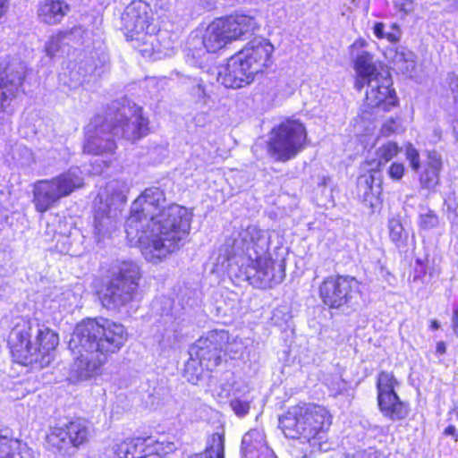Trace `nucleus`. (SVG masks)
I'll list each match as a JSON object with an SVG mask.
<instances>
[{
	"label": "nucleus",
	"instance_id": "nucleus-1",
	"mask_svg": "<svg viewBox=\"0 0 458 458\" xmlns=\"http://www.w3.org/2000/svg\"><path fill=\"white\" fill-rule=\"evenodd\" d=\"M191 213L177 204H166L159 188L146 189L132 203L125 223L131 245L141 248L145 259L157 263L177 250L189 235Z\"/></svg>",
	"mask_w": 458,
	"mask_h": 458
},
{
	"label": "nucleus",
	"instance_id": "nucleus-2",
	"mask_svg": "<svg viewBox=\"0 0 458 458\" xmlns=\"http://www.w3.org/2000/svg\"><path fill=\"white\" fill-rule=\"evenodd\" d=\"M126 340L122 324L106 318H88L79 323L69 342L74 355L70 378L82 381L97 376L107 355L119 351Z\"/></svg>",
	"mask_w": 458,
	"mask_h": 458
},
{
	"label": "nucleus",
	"instance_id": "nucleus-3",
	"mask_svg": "<svg viewBox=\"0 0 458 458\" xmlns=\"http://www.w3.org/2000/svg\"><path fill=\"white\" fill-rule=\"evenodd\" d=\"M269 243L270 236L267 231L249 225L233 233L225 245L228 258L243 254L248 257L247 279L259 288L280 284L285 276L283 263H276L267 253Z\"/></svg>",
	"mask_w": 458,
	"mask_h": 458
},
{
	"label": "nucleus",
	"instance_id": "nucleus-4",
	"mask_svg": "<svg viewBox=\"0 0 458 458\" xmlns=\"http://www.w3.org/2000/svg\"><path fill=\"white\" fill-rule=\"evenodd\" d=\"M286 437L295 440L296 455L309 457L327 450L326 431L331 420L325 407L303 404L291 408L279 420Z\"/></svg>",
	"mask_w": 458,
	"mask_h": 458
},
{
	"label": "nucleus",
	"instance_id": "nucleus-5",
	"mask_svg": "<svg viewBox=\"0 0 458 458\" xmlns=\"http://www.w3.org/2000/svg\"><path fill=\"white\" fill-rule=\"evenodd\" d=\"M59 344V336L37 321L21 319L12 329L9 344L13 359L24 366L38 364L44 368L51 362Z\"/></svg>",
	"mask_w": 458,
	"mask_h": 458
},
{
	"label": "nucleus",
	"instance_id": "nucleus-6",
	"mask_svg": "<svg viewBox=\"0 0 458 458\" xmlns=\"http://www.w3.org/2000/svg\"><path fill=\"white\" fill-rule=\"evenodd\" d=\"M366 45L365 40L358 39L351 46V55L354 58L356 72L355 88L361 90L365 85L367 104L372 107H380L385 111L396 105V97L390 73L377 62L374 55L360 50Z\"/></svg>",
	"mask_w": 458,
	"mask_h": 458
},
{
	"label": "nucleus",
	"instance_id": "nucleus-7",
	"mask_svg": "<svg viewBox=\"0 0 458 458\" xmlns=\"http://www.w3.org/2000/svg\"><path fill=\"white\" fill-rule=\"evenodd\" d=\"M274 46L267 38H255L219 68L217 81L226 88L238 89L251 83L255 76L273 64Z\"/></svg>",
	"mask_w": 458,
	"mask_h": 458
},
{
	"label": "nucleus",
	"instance_id": "nucleus-8",
	"mask_svg": "<svg viewBox=\"0 0 458 458\" xmlns=\"http://www.w3.org/2000/svg\"><path fill=\"white\" fill-rule=\"evenodd\" d=\"M129 187L122 181H111L95 199L93 233L101 242L109 238L117 228L121 208L127 200Z\"/></svg>",
	"mask_w": 458,
	"mask_h": 458
},
{
	"label": "nucleus",
	"instance_id": "nucleus-9",
	"mask_svg": "<svg viewBox=\"0 0 458 458\" xmlns=\"http://www.w3.org/2000/svg\"><path fill=\"white\" fill-rule=\"evenodd\" d=\"M122 25L126 37L133 41L144 56L158 52L156 42L157 25L154 21V13L150 6L142 1H132L122 14Z\"/></svg>",
	"mask_w": 458,
	"mask_h": 458
},
{
	"label": "nucleus",
	"instance_id": "nucleus-10",
	"mask_svg": "<svg viewBox=\"0 0 458 458\" xmlns=\"http://www.w3.org/2000/svg\"><path fill=\"white\" fill-rule=\"evenodd\" d=\"M141 274L132 260H115L108 270L109 281L101 297L104 307L118 310L132 301L138 293Z\"/></svg>",
	"mask_w": 458,
	"mask_h": 458
},
{
	"label": "nucleus",
	"instance_id": "nucleus-11",
	"mask_svg": "<svg viewBox=\"0 0 458 458\" xmlns=\"http://www.w3.org/2000/svg\"><path fill=\"white\" fill-rule=\"evenodd\" d=\"M83 184V173L79 167H71L51 179L37 181L32 188L35 209L39 213L47 212Z\"/></svg>",
	"mask_w": 458,
	"mask_h": 458
},
{
	"label": "nucleus",
	"instance_id": "nucleus-12",
	"mask_svg": "<svg viewBox=\"0 0 458 458\" xmlns=\"http://www.w3.org/2000/svg\"><path fill=\"white\" fill-rule=\"evenodd\" d=\"M269 140L268 151L277 161L285 162L293 158L305 145L307 131L302 123L296 119H286L274 128Z\"/></svg>",
	"mask_w": 458,
	"mask_h": 458
},
{
	"label": "nucleus",
	"instance_id": "nucleus-13",
	"mask_svg": "<svg viewBox=\"0 0 458 458\" xmlns=\"http://www.w3.org/2000/svg\"><path fill=\"white\" fill-rule=\"evenodd\" d=\"M319 297L331 309L351 307L360 297V284L352 276H327L319 286Z\"/></svg>",
	"mask_w": 458,
	"mask_h": 458
},
{
	"label": "nucleus",
	"instance_id": "nucleus-14",
	"mask_svg": "<svg viewBox=\"0 0 458 458\" xmlns=\"http://www.w3.org/2000/svg\"><path fill=\"white\" fill-rule=\"evenodd\" d=\"M171 450L169 443L153 437H132L115 444L95 458H164Z\"/></svg>",
	"mask_w": 458,
	"mask_h": 458
},
{
	"label": "nucleus",
	"instance_id": "nucleus-15",
	"mask_svg": "<svg viewBox=\"0 0 458 458\" xmlns=\"http://www.w3.org/2000/svg\"><path fill=\"white\" fill-rule=\"evenodd\" d=\"M228 339V332L225 330H211L199 337L190 348L191 361L186 365V370L193 366L198 360L201 368L213 370L222 361V352Z\"/></svg>",
	"mask_w": 458,
	"mask_h": 458
},
{
	"label": "nucleus",
	"instance_id": "nucleus-16",
	"mask_svg": "<svg viewBox=\"0 0 458 458\" xmlns=\"http://www.w3.org/2000/svg\"><path fill=\"white\" fill-rule=\"evenodd\" d=\"M89 437V427L84 420H75L64 426L50 428L47 436V446L62 455L85 443Z\"/></svg>",
	"mask_w": 458,
	"mask_h": 458
},
{
	"label": "nucleus",
	"instance_id": "nucleus-17",
	"mask_svg": "<svg viewBox=\"0 0 458 458\" xmlns=\"http://www.w3.org/2000/svg\"><path fill=\"white\" fill-rule=\"evenodd\" d=\"M112 124L103 116H95L86 128L85 153L91 155H113L116 148Z\"/></svg>",
	"mask_w": 458,
	"mask_h": 458
},
{
	"label": "nucleus",
	"instance_id": "nucleus-18",
	"mask_svg": "<svg viewBox=\"0 0 458 458\" xmlns=\"http://www.w3.org/2000/svg\"><path fill=\"white\" fill-rule=\"evenodd\" d=\"M115 136L135 141L148 132V120L142 110L136 105L123 106L115 114V123L112 125Z\"/></svg>",
	"mask_w": 458,
	"mask_h": 458
},
{
	"label": "nucleus",
	"instance_id": "nucleus-19",
	"mask_svg": "<svg viewBox=\"0 0 458 458\" xmlns=\"http://www.w3.org/2000/svg\"><path fill=\"white\" fill-rule=\"evenodd\" d=\"M219 19L232 42L253 34L259 28L254 17L243 13H234Z\"/></svg>",
	"mask_w": 458,
	"mask_h": 458
},
{
	"label": "nucleus",
	"instance_id": "nucleus-20",
	"mask_svg": "<svg viewBox=\"0 0 458 458\" xmlns=\"http://www.w3.org/2000/svg\"><path fill=\"white\" fill-rule=\"evenodd\" d=\"M242 458H277L267 445L265 435L260 429H251L242 439Z\"/></svg>",
	"mask_w": 458,
	"mask_h": 458
},
{
	"label": "nucleus",
	"instance_id": "nucleus-21",
	"mask_svg": "<svg viewBox=\"0 0 458 458\" xmlns=\"http://www.w3.org/2000/svg\"><path fill=\"white\" fill-rule=\"evenodd\" d=\"M24 69H7L0 75V112L4 111L9 101L15 97L24 79Z\"/></svg>",
	"mask_w": 458,
	"mask_h": 458
},
{
	"label": "nucleus",
	"instance_id": "nucleus-22",
	"mask_svg": "<svg viewBox=\"0 0 458 458\" xmlns=\"http://www.w3.org/2000/svg\"><path fill=\"white\" fill-rule=\"evenodd\" d=\"M232 43L220 19L214 20L208 25L202 36V44L208 53H216Z\"/></svg>",
	"mask_w": 458,
	"mask_h": 458
},
{
	"label": "nucleus",
	"instance_id": "nucleus-23",
	"mask_svg": "<svg viewBox=\"0 0 458 458\" xmlns=\"http://www.w3.org/2000/svg\"><path fill=\"white\" fill-rule=\"evenodd\" d=\"M70 12V5L65 0H43L38 8L40 21L48 25L60 23Z\"/></svg>",
	"mask_w": 458,
	"mask_h": 458
},
{
	"label": "nucleus",
	"instance_id": "nucleus-24",
	"mask_svg": "<svg viewBox=\"0 0 458 458\" xmlns=\"http://www.w3.org/2000/svg\"><path fill=\"white\" fill-rule=\"evenodd\" d=\"M357 187L360 197L367 206L373 208L378 205L382 192L381 179L376 178L374 172L360 175Z\"/></svg>",
	"mask_w": 458,
	"mask_h": 458
},
{
	"label": "nucleus",
	"instance_id": "nucleus-25",
	"mask_svg": "<svg viewBox=\"0 0 458 458\" xmlns=\"http://www.w3.org/2000/svg\"><path fill=\"white\" fill-rule=\"evenodd\" d=\"M378 407L382 414L391 420H401L409 414L408 405L395 394H384L377 396Z\"/></svg>",
	"mask_w": 458,
	"mask_h": 458
},
{
	"label": "nucleus",
	"instance_id": "nucleus-26",
	"mask_svg": "<svg viewBox=\"0 0 458 458\" xmlns=\"http://www.w3.org/2000/svg\"><path fill=\"white\" fill-rule=\"evenodd\" d=\"M441 166L440 157L436 153L429 154L428 164L420 177V183L422 188L433 190L438 184Z\"/></svg>",
	"mask_w": 458,
	"mask_h": 458
},
{
	"label": "nucleus",
	"instance_id": "nucleus-27",
	"mask_svg": "<svg viewBox=\"0 0 458 458\" xmlns=\"http://www.w3.org/2000/svg\"><path fill=\"white\" fill-rule=\"evenodd\" d=\"M188 458H225V437L215 433L207 442L204 452L194 454Z\"/></svg>",
	"mask_w": 458,
	"mask_h": 458
},
{
	"label": "nucleus",
	"instance_id": "nucleus-28",
	"mask_svg": "<svg viewBox=\"0 0 458 458\" xmlns=\"http://www.w3.org/2000/svg\"><path fill=\"white\" fill-rule=\"evenodd\" d=\"M401 148L396 142L387 141L376 150V158L370 162L375 165L371 170L374 173L380 171L381 166L391 161L400 152Z\"/></svg>",
	"mask_w": 458,
	"mask_h": 458
},
{
	"label": "nucleus",
	"instance_id": "nucleus-29",
	"mask_svg": "<svg viewBox=\"0 0 458 458\" xmlns=\"http://www.w3.org/2000/svg\"><path fill=\"white\" fill-rule=\"evenodd\" d=\"M394 67L403 74L411 75L415 68L414 54L403 47H399L392 57Z\"/></svg>",
	"mask_w": 458,
	"mask_h": 458
},
{
	"label": "nucleus",
	"instance_id": "nucleus-30",
	"mask_svg": "<svg viewBox=\"0 0 458 458\" xmlns=\"http://www.w3.org/2000/svg\"><path fill=\"white\" fill-rule=\"evenodd\" d=\"M417 224L420 230L429 231L436 229L439 225L440 219L434 210L427 205L420 204L419 206Z\"/></svg>",
	"mask_w": 458,
	"mask_h": 458
},
{
	"label": "nucleus",
	"instance_id": "nucleus-31",
	"mask_svg": "<svg viewBox=\"0 0 458 458\" xmlns=\"http://www.w3.org/2000/svg\"><path fill=\"white\" fill-rule=\"evenodd\" d=\"M398 385L397 380L392 373L382 371L377 376V396L384 394H395L394 387Z\"/></svg>",
	"mask_w": 458,
	"mask_h": 458
},
{
	"label": "nucleus",
	"instance_id": "nucleus-32",
	"mask_svg": "<svg viewBox=\"0 0 458 458\" xmlns=\"http://www.w3.org/2000/svg\"><path fill=\"white\" fill-rule=\"evenodd\" d=\"M19 442L0 433V458H22L18 452Z\"/></svg>",
	"mask_w": 458,
	"mask_h": 458
},
{
	"label": "nucleus",
	"instance_id": "nucleus-33",
	"mask_svg": "<svg viewBox=\"0 0 458 458\" xmlns=\"http://www.w3.org/2000/svg\"><path fill=\"white\" fill-rule=\"evenodd\" d=\"M245 347L246 345L242 338L228 334V339L224 345L223 352L231 359H236L242 355Z\"/></svg>",
	"mask_w": 458,
	"mask_h": 458
},
{
	"label": "nucleus",
	"instance_id": "nucleus-34",
	"mask_svg": "<svg viewBox=\"0 0 458 458\" xmlns=\"http://www.w3.org/2000/svg\"><path fill=\"white\" fill-rule=\"evenodd\" d=\"M388 230L391 241L396 244H403L408 239V233L404 231L401 221L397 218H390Z\"/></svg>",
	"mask_w": 458,
	"mask_h": 458
},
{
	"label": "nucleus",
	"instance_id": "nucleus-35",
	"mask_svg": "<svg viewBox=\"0 0 458 458\" xmlns=\"http://www.w3.org/2000/svg\"><path fill=\"white\" fill-rule=\"evenodd\" d=\"M92 72L91 66L89 69L83 67L82 63L78 65V69H72L70 72V76L72 80V83L70 84L71 88H76L78 85L81 84L84 81V78L87 74Z\"/></svg>",
	"mask_w": 458,
	"mask_h": 458
},
{
	"label": "nucleus",
	"instance_id": "nucleus-36",
	"mask_svg": "<svg viewBox=\"0 0 458 458\" xmlns=\"http://www.w3.org/2000/svg\"><path fill=\"white\" fill-rule=\"evenodd\" d=\"M405 155L412 170L417 172L420 166V154L412 144L410 143L407 145Z\"/></svg>",
	"mask_w": 458,
	"mask_h": 458
},
{
	"label": "nucleus",
	"instance_id": "nucleus-37",
	"mask_svg": "<svg viewBox=\"0 0 458 458\" xmlns=\"http://www.w3.org/2000/svg\"><path fill=\"white\" fill-rule=\"evenodd\" d=\"M62 34L53 36L46 44V52L47 55L54 56L60 49V43L63 38Z\"/></svg>",
	"mask_w": 458,
	"mask_h": 458
},
{
	"label": "nucleus",
	"instance_id": "nucleus-38",
	"mask_svg": "<svg viewBox=\"0 0 458 458\" xmlns=\"http://www.w3.org/2000/svg\"><path fill=\"white\" fill-rule=\"evenodd\" d=\"M230 406L232 410L235 412V414L240 417L245 416L250 410V403L246 401H242L240 399L232 400L230 403Z\"/></svg>",
	"mask_w": 458,
	"mask_h": 458
},
{
	"label": "nucleus",
	"instance_id": "nucleus-39",
	"mask_svg": "<svg viewBox=\"0 0 458 458\" xmlns=\"http://www.w3.org/2000/svg\"><path fill=\"white\" fill-rule=\"evenodd\" d=\"M395 10L403 15H406L414 10L415 4L413 0H393Z\"/></svg>",
	"mask_w": 458,
	"mask_h": 458
},
{
	"label": "nucleus",
	"instance_id": "nucleus-40",
	"mask_svg": "<svg viewBox=\"0 0 458 458\" xmlns=\"http://www.w3.org/2000/svg\"><path fill=\"white\" fill-rule=\"evenodd\" d=\"M400 123L397 119L391 118L387 120L380 129V134L388 137L392 133L396 132L399 129Z\"/></svg>",
	"mask_w": 458,
	"mask_h": 458
},
{
	"label": "nucleus",
	"instance_id": "nucleus-41",
	"mask_svg": "<svg viewBox=\"0 0 458 458\" xmlns=\"http://www.w3.org/2000/svg\"><path fill=\"white\" fill-rule=\"evenodd\" d=\"M388 175L394 181H399L404 174V165L401 163H393L388 169Z\"/></svg>",
	"mask_w": 458,
	"mask_h": 458
},
{
	"label": "nucleus",
	"instance_id": "nucleus-42",
	"mask_svg": "<svg viewBox=\"0 0 458 458\" xmlns=\"http://www.w3.org/2000/svg\"><path fill=\"white\" fill-rule=\"evenodd\" d=\"M329 387L335 394H337L346 390L347 383L340 377H335L330 383Z\"/></svg>",
	"mask_w": 458,
	"mask_h": 458
},
{
	"label": "nucleus",
	"instance_id": "nucleus-43",
	"mask_svg": "<svg viewBox=\"0 0 458 458\" xmlns=\"http://www.w3.org/2000/svg\"><path fill=\"white\" fill-rule=\"evenodd\" d=\"M392 32H386L385 38H386L390 42H397L400 39V31L398 30V26L396 24H393Z\"/></svg>",
	"mask_w": 458,
	"mask_h": 458
},
{
	"label": "nucleus",
	"instance_id": "nucleus-44",
	"mask_svg": "<svg viewBox=\"0 0 458 458\" xmlns=\"http://www.w3.org/2000/svg\"><path fill=\"white\" fill-rule=\"evenodd\" d=\"M373 31H374L375 36L377 38H385L386 32H385V24L384 23L377 22L374 25Z\"/></svg>",
	"mask_w": 458,
	"mask_h": 458
},
{
	"label": "nucleus",
	"instance_id": "nucleus-45",
	"mask_svg": "<svg viewBox=\"0 0 458 458\" xmlns=\"http://www.w3.org/2000/svg\"><path fill=\"white\" fill-rule=\"evenodd\" d=\"M373 454L372 450H359L355 452L352 458H372Z\"/></svg>",
	"mask_w": 458,
	"mask_h": 458
},
{
	"label": "nucleus",
	"instance_id": "nucleus-46",
	"mask_svg": "<svg viewBox=\"0 0 458 458\" xmlns=\"http://www.w3.org/2000/svg\"><path fill=\"white\" fill-rule=\"evenodd\" d=\"M452 325L453 330L454 334L458 336V309L454 310L453 318H452Z\"/></svg>",
	"mask_w": 458,
	"mask_h": 458
},
{
	"label": "nucleus",
	"instance_id": "nucleus-47",
	"mask_svg": "<svg viewBox=\"0 0 458 458\" xmlns=\"http://www.w3.org/2000/svg\"><path fill=\"white\" fill-rule=\"evenodd\" d=\"M8 10V0H0V18L4 15Z\"/></svg>",
	"mask_w": 458,
	"mask_h": 458
},
{
	"label": "nucleus",
	"instance_id": "nucleus-48",
	"mask_svg": "<svg viewBox=\"0 0 458 458\" xmlns=\"http://www.w3.org/2000/svg\"><path fill=\"white\" fill-rule=\"evenodd\" d=\"M445 434L456 437L455 441L458 440V435L456 436V428L454 426H449L448 428H446L445 430Z\"/></svg>",
	"mask_w": 458,
	"mask_h": 458
},
{
	"label": "nucleus",
	"instance_id": "nucleus-49",
	"mask_svg": "<svg viewBox=\"0 0 458 458\" xmlns=\"http://www.w3.org/2000/svg\"><path fill=\"white\" fill-rule=\"evenodd\" d=\"M446 352V346L444 342H439L437 344V352L439 354H444Z\"/></svg>",
	"mask_w": 458,
	"mask_h": 458
},
{
	"label": "nucleus",
	"instance_id": "nucleus-50",
	"mask_svg": "<svg viewBox=\"0 0 458 458\" xmlns=\"http://www.w3.org/2000/svg\"><path fill=\"white\" fill-rule=\"evenodd\" d=\"M440 327V324L437 320L434 319L431 321V324H430V328L432 330H437Z\"/></svg>",
	"mask_w": 458,
	"mask_h": 458
},
{
	"label": "nucleus",
	"instance_id": "nucleus-51",
	"mask_svg": "<svg viewBox=\"0 0 458 458\" xmlns=\"http://www.w3.org/2000/svg\"><path fill=\"white\" fill-rule=\"evenodd\" d=\"M198 89L199 91V94H201L203 96L205 95L204 88L200 83H198Z\"/></svg>",
	"mask_w": 458,
	"mask_h": 458
},
{
	"label": "nucleus",
	"instance_id": "nucleus-52",
	"mask_svg": "<svg viewBox=\"0 0 458 458\" xmlns=\"http://www.w3.org/2000/svg\"><path fill=\"white\" fill-rule=\"evenodd\" d=\"M355 6H359L363 0H351Z\"/></svg>",
	"mask_w": 458,
	"mask_h": 458
},
{
	"label": "nucleus",
	"instance_id": "nucleus-53",
	"mask_svg": "<svg viewBox=\"0 0 458 458\" xmlns=\"http://www.w3.org/2000/svg\"><path fill=\"white\" fill-rule=\"evenodd\" d=\"M189 380L191 381L192 383H195L194 378H190Z\"/></svg>",
	"mask_w": 458,
	"mask_h": 458
}]
</instances>
